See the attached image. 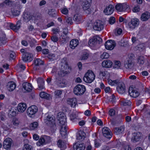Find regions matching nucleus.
I'll return each instance as SVG.
<instances>
[{
    "mask_svg": "<svg viewBox=\"0 0 150 150\" xmlns=\"http://www.w3.org/2000/svg\"><path fill=\"white\" fill-rule=\"evenodd\" d=\"M7 42V38L4 33L0 34V45L6 43Z\"/></svg>",
    "mask_w": 150,
    "mask_h": 150,
    "instance_id": "31",
    "label": "nucleus"
},
{
    "mask_svg": "<svg viewBox=\"0 0 150 150\" xmlns=\"http://www.w3.org/2000/svg\"><path fill=\"white\" fill-rule=\"evenodd\" d=\"M113 130L115 133L117 134H119L122 133L124 130V127L123 126H121L120 127H117L113 129Z\"/></svg>",
    "mask_w": 150,
    "mask_h": 150,
    "instance_id": "35",
    "label": "nucleus"
},
{
    "mask_svg": "<svg viewBox=\"0 0 150 150\" xmlns=\"http://www.w3.org/2000/svg\"><path fill=\"white\" fill-rule=\"evenodd\" d=\"M52 31L53 32V33L54 34H56L58 33H59L60 32L59 28H53L52 29Z\"/></svg>",
    "mask_w": 150,
    "mask_h": 150,
    "instance_id": "61",
    "label": "nucleus"
},
{
    "mask_svg": "<svg viewBox=\"0 0 150 150\" xmlns=\"http://www.w3.org/2000/svg\"><path fill=\"white\" fill-rule=\"evenodd\" d=\"M16 87V83L13 81H10L7 83V88L8 90L10 91H13Z\"/></svg>",
    "mask_w": 150,
    "mask_h": 150,
    "instance_id": "21",
    "label": "nucleus"
},
{
    "mask_svg": "<svg viewBox=\"0 0 150 150\" xmlns=\"http://www.w3.org/2000/svg\"><path fill=\"white\" fill-rule=\"evenodd\" d=\"M85 1H84V4L83 6V10L87 9V8H90V3L91 2V0H86Z\"/></svg>",
    "mask_w": 150,
    "mask_h": 150,
    "instance_id": "38",
    "label": "nucleus"
},
{
    "mask_svg": "<svg viewBox=\"0 0 150 150\" xmlns=\"http://www.w3.org/2000/svg\"><path fill=\"white\" fill-rule=\"evenodd\" d=\"M58 118L60 125H65L66 122V118L64 114H60V115H58Z\"/></svg>",
    "mask_w": 150,
    "mask_h": 150,
    "instance_id": "18",
    "label": "nucleus"
},
{
    "mask_svg": "<svg viewBox=\"0 0 150 150\" xmlns=\"http://www.w3.org/2000/svg\"><path fill=\"white\" fill-rule=\"evenodd\" d=\"M39 95L42 98L48 99L50 95L44 92H42L40 93Z\"/></svg>",
    "mask_w": 150,
    "mask_h": 150,
    "instance_id": "42",
    "label": "nucleus"
},
{
    "mask_svg": "<svg viewBox=\"0 0 150 150\" xmlns=\"http://www.w3.org/2000/svg\"><path fill=\"white\" fill-rule=\"evenodd\" d=\"M134 65V64L131 60H128L125 64V67L126 69H131Z\"/></svg>",
    "mask_w": 150,
    "mask_h": 150,
    "instance_id": "37",
    "label": "nucleus"
},
{
    "mask_svg": "<svg viewBox=\"0 0 150 150\" xmlns=\"http://www.w3.org/2000/svg\"><path fill=\"white\" fill-rule=\"evenodd\" d=\"M38 88L40 90L44 88V81L42 78H39L37 80Z\"/></svg>",
    "mask_w": 150,
    "mask_h": 150,
    "instance_id": "27",
    "label": "nucleus"
},
{
    "mask_svg": "<svg viewBox=\"0 0 150 150\" xmlns=\"http://www.w3.org/2000/svg\"><path fill=\"white\" fill-rule=\"evenodd\" d=\"M114 8L112 5H109L108 6L106 7V9L104 10V12L106 15H109L112 14L114 11Z\"/></svg>",
    "mask_w": 150,
    "mask_h": 150,
    "instance_id": "19",
    "label": "nucleus"
},
{
    "mask_svg": "<svg viewBox=\"0 0 150 150\" xmlns=\"http://www.w3.org/2000/svg\"><path fill=\"white\" fill-rule=\"evenodd\" d=\"M109 57V54L106 52H103L101 55L100 58L102 59H106Z\"/></svg>",
    "mask_w": 150,
    "mask_h": 150,
    "instance_id": "51",
    "label": "nucleus"
},
{
    "mask_svg": "<svg viewBox=\"0 0 150 150\" xmlns=\"http://www.w3.org/2000/svg\"><path fill=\"white\" fill-rule=\"evenodd\" d=\"M102 40V39L99 36L94 37L92 39L90 40L88 42V44L91 47H94L98 43L100 44Z\"/></svg>",
    "mask_w": 150,
    "mask_h": 150,
    "instance_id": "4",
    "label": "nucleus"
},
{
    "mask_svg": "<svg viewBox=\"0 0 150 150\" xmlns=\"http://www.w3.org/2000/svg\"><path fill=\"white\" fill-rule=\"evenodd\" d=\"M109 113L110 116H113L115 115V110L113 109H111L109 110Z\"/></svg>",
    "mask_w": 150,
    "mask_h": 150,
    "instance_id": "60",
    "label": "nucleus"
},
{
    "mask_svg": "<svg viewBox=\"0 0 150 150\" xmlns=\"http://www.w3.org/2000/svg\"><path fill=\"white\" fill-rule=\"evenodd\" d=\"M117 90L120 94H123L125 91L126 88L124 83L122 82H119L117 86Z\"/></svg>",
    "mask_w": 150,
    "mask_h": 150,
    "instance_id": "10",
    "label": "nucleus"
},
{
    "mask_svg": "<svg viewBox=\"0 0 150 150\" xmlns=\"http://www.w3.org/2000/svg\"><path fill=\"white\" fill-rule=\"evenodd\" d=\"M95 76H84L83 80L86 82L91 83L95 79Z\"/></svg>",
    "mask_w": 150,
    "mask_h": 150,
    "instance_id": "23",
    "label": "nucleus"
},
{
    "mask_svg": "<svg viewBox=\"0 0 150 150\" xmlns=\"http://www.w3.org/2000/svg\"><path fill=\"white\" fill-rule=\"evenodd\" d=\"M61 126V127L60 129V134L62 137L64 138L66 137L67 134V127L65 125Z\"/></svg>",
    "mask_w": 150,
    "mask_h": 150,
    "instance_id": "25",
    "label": "nucleus"
},
{
    "mask_svg": "<svg viewBox=\"0 0 150 150\" xmlns=\"http://www.w3.org/2000/svg\"><path fill=\"white\" fill-rule=\"evenodd\" d=\"M78 40L74 39L71 40L70 42V47L72 49H74L79 45Z\"/></svg>",
    "mask_w": 150,
    "mask_h": 150,
    "instance_id": "29",
    "label": "nucleus"
},
{
    "mask_svg": "<svg viewBox=\"0 0 150 150\" xmlns=\"http://www.w3.org/2000/svg\"><path fill=\"white\" fill-rule=\"evenodd\" d=\"M150 14L147 12L143 13L141 16V20L143 21L147 20L150 18Z\"/></svg>",
    "mask_w": 150,
    "mask_h": 150,
    "instance_id": "36",
    "label": "nucleus"
},
{
    "mask_svg": "<svg viewBox=\"0 0 150 150\" xmlns=\"http://www.w3.org/2000/svg\"><path fill=\"white\" fill-rule=\"evenodd\" d=\"M95 75V74L93 71L91 70H88L87 72L85 74V75Z\"/></svg>",
    "mask_w": 150,
    "mask_h": 150,
    "instance_id": "62",
    "label": "nucleus"
},
{
    "mask_svg": "<svg viewBox=\"0 0 150 150\" xmlns=\"http://www.w3.org/2000/svg\"><path fill=\"white\" fill-rule=\"evenodd\" d=\"M45 144V142H44L43 137H41L39 139V143H38L37 144L38 145L40 146V144L43 145Z\"/></svg>",
    "mask_w": 150,
    "mask_h": 150,
    "instance_id": "52",
    "label": "nucleus"
},
{
    "mask_svg": "<svg viewBox=\"0 0 150 150\" xmlns=\"http://www.w3.org/2000/svg\"><path fill=\"white\" fill-rule=\"evenodd\" d=\"M65 21L68 24L70 25H71L73 23L72 18L70 17H66L65 18Z\"/></svg>",
    "mask_w": 150,
    "mask_h": 150,
    "instance_id": "53",
    "label": "nucleus"
},
{
    "mask_svg": "<svg viewBox=\"0 0 150 150\" xmlns=\"http://www.w3.org/2000/svg\"><path fill=\"white\" fill-rule=\"evenodd\" d=\"M145 45L143 43L139 44L136 47L137 50L140 51L143 50L145 49Z\"/></svg>",
    "mask_w": 150,
    "mask_h": 150,
    "instance_id": "43",
    "label": "nucleus"
},
{
    "mask_svg": "<svg viewBox=\"0 0 150 150\" xmlns=\"http://www.w3.org/2000/svg\"><path fill=\"white\" fill-rule=\"evenodd\" d=\"M82 16L79 14H75L73 17V20L76 24H79L82 20Z\"/></svg>",
    "mask_w": 150,
    "mask_h": 150,
    "instance_id": "33",
    "label": "nucleus"
},
{
    "mask_svg": "<svg viewBox=\"0 0 150 150\" xmlns=\"http://www.w3.org/2000/svg\"><path fill=\"white\" fill-rule=\"evenodd\" d=\"M121 65V63L120 61H114V64L113 66L114 68H119Z\"/></svg>",
    "mask_w": 150,
    "mask_h": 150,
    "instance_id": "46",
    "label": "nucleus"
},
{
    "mask_svg": "<svg viewBox=\"0 0 150 150\" xmlns=\"http://www.w3.org/2000/svg\"><path fill=\"white\" fill-rule=\"evenodd\" d=\"M62 91L61 90H57L54 92V94L56 98H59L60 97L62 93Z\"/></svg>",
    "mask_w": 150,
    "mask_h": 150,
    "instance_id": "45",
    "label": "nucleus"
},
{
    "mask_svg": "<svg viewBox=\"0 0 150 150\" xmlns=\"http://www.w3.org/2000/svg\"><path fill=\"white\" fill-rule=\"evenodd\" d=\"M17 110L15 107H13L11 108V109L9 110L8 114H10L11 116H14L16 114V112Z\"/></svg>",
    "mask_w": 150,
    "mask_h": 150,
    "instance_id": "40",
    "label": "nucleus"
},
{
    "mask_svg": "<svg viewBox=\"0 0 150 150\" xmlns=\"http://www.w3.org/2000/svg\"><path fill=\"white\" fill-rule=\"evenodd\" d=\"M62 13L64 14H67L68 12V11L67 8H64L60 9Z\"/></svg>",
    "mask_w": 150,
    "mask_h": 150,
    "instance_id": "59",
    "label": "nucleus"
},
{
    "mask_svg": "<svg viewBox=\"0 0 150 150\" xmlns=\"http://www.w3.org/2000/svg\"><path fill=\"white\" fill-rule=\"evenodd\" d=\"M138 63L139 64H144L145 62V59L143 56H139L137 58Z\"/></svg>",
    "mask_w": 150,
    "mask_h": 150,
    "instance_id": "41",
    "label": "nucleus"
},
{
    "mask_svg": "<svg viewBox=\"0 0 150 150\" xmlns=\"http://www.w3.org/2000/svg\"><path fill=\"white\" fill-rule=\"evenodd\" d=\"M55 118L53 116L48 115L44 120L45 122L48 125L52 126L55 124Z\"/></svg>",
    "mask_w": 150,
    "mask_h": 150,
    "instance_id": "7",
    "label": "nucleus"
},
{
    "mask_svg": "<svg viewBox=\"0 0 150 150\" xmlns=\"http://www.w3.org/2000/svg\"><path fill=\"white\" fill-rule=\"evenodd\" d=\"M34 17V16L28 13H25L24 14L23 17L24 21L28 22Z\"/></svg>",
    "mask_w": 150,
    "mask_h": 150,
    "instance_id": "34",
    "label": "nucleus"
},
{
    "mask_svg": "<svg viewBox=\"0 0 150 150\" xmlns=\"http://www.w3.org/2000/svg\"><path fill=\"white\" fill-rule=\"evenodd\" d=\"M103 67L106 68H110L112 65V62L110 60H107L104 61L102 63Z\"/></svg>",
    "mask_w": 150,
    "mask_h": 150,
    "instance_id": "32",
    "label": "nucleus"
},
{
    "mask_svg": "<svg viewBox=\"0 0 150 150\" xmlns=\"http://www.w3.org/2000/svg\"><path fill=\"white\" fill-rule=\"evenodd\" d=\"M141 136V134L139 132L134 133L131 140L133 142H136L139 140Z\"/></svg>",
    "mask_w": 150,
    "mask_h": 150,
    "instance_id": "20",
    "label": "nucleus"
},
{
    "mask_svg": "<svg viewBox=\"0 0 150 150\" xmlns=\"http://www.w3.org/2000/svg\"><path fill=\"white\" fill-rule=\"evenodd\" d=\"M38 125V123L37 122H34L31 123L30 125V129L32 130L34 129L37 127Z\"/></svg>",
    "mask_w": 150,
    "mask_h": 150,
    "instance_id": "49",
    "label": "nucleus"
},
{
    "mask_svg": "<svg viewBox=\"0 0 150 150\" xmlns=\"http://www.w3.org/2000/svg\"><path fill=\"white\" fill-rule=\"evenodd\" d=\"M131 104V102L129 100L124 99L121 101V104L124 106L130 105Z\"/></svg>",
    "mask_w": 150,
    "mask_h": 150,
    "instance_id": "39",
    "label": "nucleus"
},
{
    "mask_svg": "<svg viewBox=\"0 0 150 150\" xmlns=\"http://www.w3.org/2000/svg\"><path fill=\"white\" fill-rule=\"evenodd\" d=\"M4 3L6 6H11L13 4L12 1L10 0H5L4 1Z\"/></svg>",
    "mask_w": 150,
    "mask_h": 150,
    "instance_id": "58",
    "label": "nucleus"
},
{
    "mask_svg": "<svg viewBox=\"0 0 150 150\" xmlns=\"http://www.w3.org/2000/svg\"><path fill=\"white\" fill-rule=\"evenodd\" d=\"M102 133L103 136L108 139H110L112 137V134L110 130L107 127L103 128Z\"/></svg>",
    "mask_w": 150,
    "mask_h": 150,
    "instance_id": "13",
    "label": "nucleus"
},
{
    "mask_svg": "<svg viewBox=\"0 0 150 150\" xmlns=\"http://www.w3.org/2000/svg\"><path fill=\"white\" fill-rule=\"evenodd\" d=\"M108 83L112 86L114 85L115 84H117L118 83L119 80L118 79L115 80H112L108 79Z\"/></svg>",
    "mask_w": 150,
    "mask_h": 150,
    "instance_id": "44",
    "label": "nucleus"
},
{
    "mask_svg": "<svg viewBox=\"0 0 150 150\" xmlns=\"http://www.w3.org/2000/svg\"><path fill=\"white\" fill-rule=\"evenodd\" d=\"M129 93L130 96L134 98H136L139 95L138 92L133 89V88H129Z\"/></svg>",
    "mask_w": 150,
    "mask_h": 150,
    "instance_id": "28",
    "label": "nucleus"
},
{
    "mask_svg": "<svg viewBox=\"0 0 150 150\" xmlns=\"http://www.w3.org/2000/svg\"><path fill=\"white\" fill-rule=\"evenodd\" d=\"M10 58L12 59H14L16 57V56L15 52H11L10 53Z\"/></svg>",
    "mask_w": 150,
    "mask_h": 150,
    "instance_id": "57",
    "label": "nucleus"
},
{
    "mask_svg": "<svg viewBox=\"0 0 150 150\" xmlns=\"http://www.w3.org/2000/svg\"><path fill=\"white\" fill-rule=\"evenodd\" d=\"M55 80L56 84L59 87L62 88L66 86V80L62 76H56Z\"/></svg>",
    "mask_w": 150,
    "mask_h": 150,
    "instance_id": "3",
    "label": "nucleus"
},
{
    "mask_svg": "<svg viewBox=\"0 0 150 150\" xmlns=\"http://www.w3.org/2000/svg\"><path fill=\"white\" fill-rule=\"evenodd\" d=\"M26 108V105L25 103H21L18 105L17 109L18 112H23L25 110Z\"/></svg>",
    "mask_w": 150,
    "mask_h": 150,
    "instance_id": "22",
    "label": "nucleus"
},
{
    "mask_svg": "<svg viewBox=\"0 0 150 150\" xmlns=\"http://www.w3.org/2000/svg\"><path fill=\"white\" fill-rule=\"evenodd\" d=\"M139 24V21L137 18H133L129 23L128 25L129 28L133 29L137 27Z\"/></svg>",
    "mask_w": 150,
    "mask_h": 150,
    "instance_id": "9",
    "label": "nucleus"
},
{
    "mask_svg": "<svg viewBox=\"0 0 150 150\" xmlns=\"http://www.w3.org/2000/svg\"><path fill=\"white\" fill-rule=\"evenodd\" d=\"M38 111V107L35 105H33L28 108L27 110V113L30 117H33Z\"/></svg>",
    "mask_w": 150,
    "mask_h": 150,
    "instance_id": "5",
    "label": "nucleus"
},
{
    "mask_svg": "<svg viewBox=\"0 0 150 150\" xmlns=\"http://www.w3.org/2000/svg\"><path fill=\"white\" fill-rule=\"evenodd\" d=\"M103 23L101 21L98 20L94 23L93 28L94 30L100 31L104 28Z\"/></svg>",
    "mask_w": 150,
    "mask_h": 150,
    "instance_id": "6",
    "label": "nucleus"
},
{
    "mask_svg": "<svg viewBox=\"0 0 150 150\" xmlns=\"http://www.w3.org/2000/svg\"><path fill=\"white\" fill-rule=\"evenodd\" d=\"M116 9L119 12L125 11L128 8V6L125 3L119 4L115 6Z\"/></svg>",
    "mask_w": 150,
    "mask_h": 150,
    "instance_id": "12",
    "label": "nucleus"
},
{
    "mask_svg": "<svg viewBox=\"0 0 150 150\" xmlns=\"http://www.w3.org/2000/svg\"><path fill=\"white\" fill-rule=\"evenodd\" d=\"M45 143H47L50 142V138L49 136L44 135L43 136Z\"/></svg>",
    "mask_w": 150,
    "mask_h": 150,
    "instance_id": "54",
    "label": "nucleus"
},
{
    "mask_svg": "<svg viewBox=\"0 0 150 150\" xmlns=\"http://www.w3.org/2000/svg\"><path fill=\"white\" fill-rule=\"evenodd\" d=\"M61 62V72L62 73L61 74V75L62 74H69L71 70V69L68 66L66 58H64L62 59Z\"/></svg>",
    "mask_w": 150,
    "mask_h": 150,
    "instance_id": "1",
    "label": "nucleus"
},
{
    "mask_svg": "<svg viewBox=\"0 0 150 150\" xmlns=\"http://www.w3.org/2000/svg\"><path fill=\"white\" fill-rule=\"evenodd\" d=\"M86 90L85 87L83 85L78 84L74 89V93L77 96H81L84 93Z\"/></svg>",
    "mask_w": 150,
    "mask_h": 150,
    "instance_id": "2",
    "label": "nucleus"
},
{
    "mask_svg": "<svg viewBox=\"0 0 150 150\" xmlns=\"http://www.w3.org/2000/svg\"><path fill=\"white\" fill-rule=\"evenodd\" d=\"M32 146L28 144H25L23 148V150H31Z\"/></svg>",
    "mask_w": 150,
    "mask_h": 150,
    "instance_id": "50",
    "label": "nucleus"
},
{
    "mask_svg": "<svg viewBox=\"0 0 150 150\" xmlns=\"http://www.w3.org/2000/svg\"><path fill=\"white\" fill-rule=\"evenodd\" d=\"M86 135V134L84 131L80 130L76 133V139L79 141H82L85 139Z\"/></svg>",
    "mask_w": 150,
    "mask_h": 150,
    "instance_id": "15",
    "label": "nucleus"
},
{
    "mask_svg": "<svg viewBox=\"0 0 150 150\" xmlns=\"http://www.w3.org/2000/svg\"><path fill=\"white\" fill-rule=\"evenodd\" d=\"M115 42L112 40H108L105 42V45L106 49L108 50H112L116 46Z\"/></svg>",
    "mask_w": 150,
    "mask_h": 150,
    "instance_id": "11",
    "label": "nucleus"
},
{
    "mask_svg": "<svg viewBox=\"0 0 150 150\" xmlns=\"http://www.w3.org/2000/svg\"><path fill=\"white\" fill-rule=\"evenodd\" d=\"M57 145L59 147L62 148L64 147L65 146V143L61 140L59 139L57 142Z\"/></svg>",
    "mask_w": 150,
    "mask_h": 150,
    "instance_id": "47",
    "label": "nucleus"
},
{
    "mask_svg": "<svg viewBox=\"0 0 150 150\" xmlns=\"http://www.w3.org/2000/svg\"><path fill=\"white\" fill-rule=\"evenodd\" d=\"M51 39L52 41L54 42H57L58 40L57 37L55 35L51 37Z\"/></svg>",
    "mask_w": 150,
    "mask_h": 150,
    "instance_id": "63",
    "label": "nucleus"
},
{
    "mask_svg": "<svg viewBox=\"0 0 150 150\" xmlns=\"http://www.w3.org/2000/svg\"><path fill=\"white\" fill-rule=\"evenodd\" d=\"M34 63L35 65L34 67V69H39L40 68V66L43 64V62L39 58H37L34 60Z\"/></svg>",
    "mask_w": 150,
    "mask_h": 150,
    "instance_id": "16",
    "label": "nucleus"
},
{
    "mask_svg": "<svg viewBox=\"0 0 150 150\" xmlns=\"http://www.w3.org/2000/svg\"><path fill=\"white\" fill-rule=\"evenodd\" d=\"M140 10V8L138 6H135L133 9V11L134 12H137L139 11Z\"/></svg>",
    "mask_w": 150,
    "mask_h": 150,
    "instance_id": "64",
    "label": "nucleus"
},
{
    "mask_svg": "<svg viewBox=\"0 0 150 150\" xmlns=\"http://www.w3.org/2000/svg\"><path fill=\"white\" fill-rule=\"evenodd\" d=\"M13 143L11 139L8 138H6L4 141L3 146L6 149L10 150Z\"/></svg>",
    "mask_w": 150,
    "mask_h": 150,
    "instance_id": "8",
    "label": "nucleus"
},
{
    "mask_svg": "<svg viewBox=\"0 0 150 150\" xmlns=\"http://www.w3.org/2000/svg\"><path fill=\"white\" fill-rule=\"evenodd\" d=\"M22 86L23 88L27 91L30 92L32 89L31 84L29 83H23Z\"/></svg>",
    "mask_w": 150,
    "mask_h": 150,
    "instance_id": "30",
    "label": "nucleus"
},
{
    "mask_svg": "<svg viewBox=\"0 0 150 150\" xmlns=\"http://www.w3.org/2000/svg\"><path fill=\"white\" fill-rule=\"evenodd\" d=\"M109 23L110 24H112L115 22V19L114 17H111L109 20Z\"/></svg>",
    "mask_w": 150,
    "mask_h": 150,
    "instance_id": "56",
    "label": "nucleus"
},
{
    "mask_svg": "<svg viewBox=\"0 0 150 150\" xmlns=\"http://www.w3.org/2000/svg\"><path fill=\"white\" fill-rule=\"evenodd\" d=\"M22 58L23 60L25 62H30L33 60V57L32 54L26 52L23 54Z\"/></svg>",
    "mask_w": 150,
    "mask_h": 150,
    "instance_id": "14",
    "label": "nucleus"
},
{
    "mask_svg": "<svg viewBox=\"0 0 150 150\" xmlns=\"http://www.w3.org/2000/svg\"><path fill=\"white\" fill-rule=\"evenodd\" d=\"M89 54L87 53H86L83 54L81 57L80 58L81 60L86 59L88 57Z\"/></svg>",
    "mask_w": 150,
    "mask_h": 150,
    "instance_id": "55",
    "label": "nucleus"
},
{
    "mask_svg": "<svg viewBox=\"0 0 150 150\" xmlns=\"http://www.w3.org/2000/svg\"><path fill=\"white\" fill-rule=\"evenodd\" d=\"M67 104L69 105L72 107H74L77 103L76 99L75 98H69L67 100Z\"/></svg>",
    "mask_w": 150,
    "mask_h": 150,
    "instance_id": "26",
    "label": "nucleus"
},
{
    "mask_svg": "<svg viewBox=\"0 0 150 150\" xmlns=\"http://www.w3.org/2000/svg\"><path fill=\"white\" fill-rule=\"evenodd\" d=\"M21 23V21H18L16 25L12 23L10 25V28L15 32H17L20 28Z\"/></svg>",
    "mask_w": 150,
    "mask_h": 150,
    "instance_id": "17",
    "label": "nucleus"
},
{
    "mask_svg": "<svg viewBox=\"0 0 150 150\" xmlns=\"http://www.w3.org/2000/svg\"><path fill=\"white\" fill-rule=\"evenodd\" d=\"M77 117L76 115L74 113H72L70 116L71 120L73 122L77 120Z\"/></svg>",
    "mask_w": 150,
    "mask_h": 150,
    "instance_id": "48",
    "label": "nucleus"
},
{
    "mask_svg": "<svg viewBox=\"0 0 150 150\" xmlns=\"http://www.w3.org/2000/svg\"><path fill=\"white\" fill-rule=\"evenodd\" d=\"M73 148L74 150H84L85 146L83 144L77 143L74 145Z\"/></svg>",
    "mask_w": 150,
    "mask_h": 150,
    "instance_id": "24",
    "label": "nucleus"
}]
</instances>
